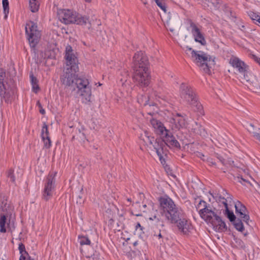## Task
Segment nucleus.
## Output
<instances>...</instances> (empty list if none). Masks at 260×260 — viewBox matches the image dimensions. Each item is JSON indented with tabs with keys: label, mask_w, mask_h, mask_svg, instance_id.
<instances>
[{
	"label": "nucleus",
	"mask_w": 260,
	"mask_h": 260,
	"mask_svg": "<svg viewBox=\"0 0 260 260\" xmlns=\"http://www.w3.org/2000/svg\"><path fill=\"white\" fill-rule=\"evenodd\" d=\"M230 63L240 73H244L248 69V66L244 62L236 56L231 57L230 59Z\"/></svg>",
	"instance_id": "nucleus-18"
},
{
	"label": "nucleus",
	"mask_w": 260,
	"mask_h": 260,
	"mask_svg": "<svg viewBox=\"0 0 260 260\" xmlns=\"http://www.w3.org/2000/svg\"><path fill=\"white\" fill-rule=\"evenodd\" d=\"M32 85V90L35 93H37L38 91L39 90V87L38 85V84H35V85L34 84L31 85Z\"/></svg>",
	"instance_id": "nucleus-40"
},
{
	"label": "nucleus",
	"mask_w": 260,
	"mask_h": 260,
	"mask_svg": "<svg viewBox=\"0 0 260 260\" xmlns=\"http://www.w3.org/2000/svg\"><path fill=\"white\" fill-rule=\"evenodd\" d=\"M142 1L143 2V4H144V5H146V4H147V1H145V0H142Z\"/></svg>",
	"instance_id": "nucleus-53"
},
{
	"label": "nucleus",
	"mask_w": 260,
	"mask_h": 260,
	"mask_svg": "<svg viewBox=\"0 0 260 260\" xmlns=\"http://www.w3.org/2000/svg\"><path fill=\"white\" fill-rule=\"evenodd\" d=\"M225 162H226L228 163V164L226 165H229L230 166H232L233 165V164H234V161L231 160V159H225Z\"/></svg>",
	"instance_id": "nucleus-43"
},
{
	"label": "nucleus",
	"mask_w": 260,
	"mask_h": 260,
	"mask_svg": "<svg viewBox=\"0 0 260 260\" xmlns=\"http://www.w3.org/2000/svg\"><path fill=\"white\" fill-rule=\"evenodd\" d=\"M200 217L207 223H210L214 219L217 213L213 209L209 204L203 200H200L196 206Z\"/></svg>",
	"instance_id": "nucleus-6"
},
{
	"label": "nucleus",
	"mask_w": 260,
	"mask_h": 260,
	"mask_svg": "<svg viewBox=\"0 0 260 260\" xmlns=\"http://www.w3.org/2000/svg\"><path fill=\"white\" fill-rule=\"evenodd\" d=\"M30 78L31 85L34 84L35 85V84H38L37 79L33 76L32 74L30 75Z\"/></svg>",
	"instance_id": "nucleus-39"
},
{
	"label": "nucleus",
	"mask_w": 260,
	"mask_h": 260,
	"mask_svg": "<svg viewBox=\"0 0 260 260\" xmlns=\"http://www.w3.org/2000/svg\"><path fill=\"white\" fill-rule=\"evenodd\" d=\"M8 226L9 223L7 222V217L5 215H1L0 216V232L5 233L6 232V224Z\"/></svg>",
	"instance_id": "nucleus-25"
},
{
	"label": "nucleus",
	"mask_w": 260,
	"mask_h": 260,
	"mask_svg": "<svg viewBox=\"0 0 260 260\" xmlns=\"http://www.w3.org/2000/svg\"><path fill=\"white\" fill-rule=\"evenodd\" d=\"M149 219L150 220H155V219H156L157 220H159L158 218H157L156 215H154V216H153L152 217H149Z\"/></svg>",
	"instance_id": "nucleus-45"
},
{
	"label": "nucleus",
	"mask_w": 260,
	"mask_h": 260,
	"mask_svg": "<svg viewBox=\"0 0 260 260\" xmlns=\"http://www.w3.org/2000/svg\"><path fill=\"white\" fill-rule=\"evenodd\" d=\"M243 75V78L244 80H245L247 82H251V78L249 77L250 74L248 72L247 70H246L245 72L244 73H241Z\"/></svg>",
	"instance_id": "nucleus-33"
},
{
	"label": "nucleus",
	"mask_w": 260,
	"mask_h": 260,
	"mask_svg": "<svg viewBox=\"0 0 260 260\" xmlns=\"http://www.w3.org/2000/svg\"><path fill=\"white\" fill-rule=\"evenodd\" d=\"M160 150L161 151V152H162V149H161V146H160ZM159 156V159H160V156ZM161 159H160V160L161 161V163H162V161H164V159H162V155H161Z\"/></svg>",
	"instance_id": "nucleus-48"
},
{
	"label": "nucleus",
	"mask_w": 260,
	"mask_h": 260,
	"mask_svg": "<svg viewBox=\"0 0 260 260\" xmlns=\"http://www.w3.org/2000/svg\"><path fill=\"white\" fill-rule=\"evenodd\" d=\"M133 63L134 69L148 68L147 57L142 51H138L135 54Z\"/></svg>",
	"instance_id": "nucleus-13"
},
{
	"label": "nucleus",
	"mask_w": 260,
	"mask_h": 260,
	"mask_svg": "<svg viewBox=\"0 0 260 260\" xmlns=\"http://www.w3.org/2000/svg\"><path fill=\"white\" fill-rule=\"evenodd\" d=\"M247 130L253 134V137L260 142V128L255 127L254 125L249 123L247 125Z\"/></svg>",
	"instance_id": "nucleus-24"
},
{
	"label": "nucleus",
	"mask_w": 260,
	"mask_h": 260,
	"mask_svg": "<svg viewBox=\"0 0 260 260\" xmlns=\"http://www.w3.org/2000/svg\"><path fill=\"white\" fill-rule=\"evenodd\" d=\"M123 78H121L120 79V80L121 82V84L123 85L127 80V79L128 78V74L127 72L126 71L123 72Z\"/></svg>",
	"instance_id": "nucleus-36"
},
{
	"label": "nucleus",
	"mask_w": 260,
	"mask_h": 260,
	"mask_svg": "<svg viewBox=\"0 0 260 260\" xmlns=\"http://www.w3.org/2000/svg\"><path fill=\"white\" fill-rule=\"evenodd\" d=\"M193 61L205 73L210 72V68L214 64V60L206 53L202 51H195L189 48Z\"/></svg>",
	"instance_id": "nucleus-5"
},
{
	"label": "nucleus",
	"mask_w": 260,
	"mask_h": 260,
	"mask_svg": "<svg viewBox=\"0 0 260 260\" xmlns=\"http://www.w3.org/2000/svg\"><path fill=\"white\" fill-rule=\"evenodd\" d=\"M48 186H49V179L48 177H47L46 182L45 184V187H44V191H43V198L46 201H48L49 199V198H48V196H49Z\"/></svg>",
	"instance_id": "nucleus-28"
},
{
	"label": "nucleus",
	"mask_w": 260,
	"mask_h": 260,
	"mask_svg": "<svg viewBox=\"0 0 260 260\" xmlns=\"http://www.w3.org/2000/svg\"><path fill=\"white\" fill-rule=\"evenodd\" d=\"M155 3L164 12H166V6L163 0H156Z\"/></svg>",
	"instance_id": "nucleus-31"
},
{
	"label": "nucleus",
	"mask_w": 260,
	"mask_h": 260,
	"mask_svg": "<svg viewBox=\"0 0 260 260\" xmlns=\"http://www.w3.org/2000/svg\"><path fill=\"white\" fill-rule=\"evenodd\" d=\"M160 150L161 151V152H162V149H161V146H160ZM159 156V159H160V156ZM161 159H160V160L161 161V163H162V161H164V159H162V155H161Z\"/></svg>",
	"instance_id": "nucleus-49"
},
{
	"label": "nucleus",
	"mask_w": 260,
	"mask_h": 260,
	"mask_svg": "<svg viewBox=\"0 0 260 260\" xmlns=\"http://www.w3.org/2000/svg\"><path fill=\"white\" fill-rule=\"evenodd\" d=\"M259 23H260V19H259Z\"/></svg>",
	"instance_id": "nucleus-63"
},
{
	"label": "nucleus",
	"mask_w": 260,
	"mask_h": 260,
	"mask_svg": "<svg viewBox=\"0 0 260 260\" xmlns=\"http://www.w3.org/2000/svg\"><path fill=\"white\" fill-rule=\"evenodd\" d=\"M169 122L170 127L173 131L185 128L187 125V122L185 117L179 113L173 114L169 118Z\"/></svg>",
	"instance_id": "nucleus-11"
},
{
	"label": "nucleus",
	"mask_w": 260,
	"mask_h": 260,
	"mask_svg": "<svg viewBox=\"0 0 260 260\" xmlns=\"http://www.w3.org/2000/svg\"><path fill=\"white\" fill-rule=\"evenodd\" d=\"M57 14L60 21L66 24L74 23L85 25L88 21V17L83 16L70 10H59Z\"/></svg>",
	"instance_id": "nucleus-4"
},
{
	"label": "nucleus",
	"mask_w": 260,
	"mask_h": 260,
	"mask_svg": "<svg viewBox=\"0 0 260 260\" xmlns=\"http://www.w3.org/2000/svg\"><path fill=\"white\" fill-rule=\"evenodd\" d=\"M150 123L154 133L160 137L168 130L164 126V124L156 119H151L150 120Z\"/></svg>",
	"instance_id": "nucleus-19"
},
{
	"label": "nucleus",
	"mask_w": 260,
	"mask_h": 260,
	"mask_svg": "<svg viewBox=\"0 0 260 260\" xmlns=\"http://www.w3.org/2000/svg\"><path fill=\"white\" fill-rule=\"evenodd\" d=\"M55 56L54 55H52L51 53L50 52V58H55Z\"/></svg>",
	"instance_id": "nucleus-51"
},
{
	"label": "nucleus",
	"mask_w": 260,
	"mask_h": 260,
	"mask_svg": "<svg viewBox=\"0 0 260 260\" xmlns=\"http://www.w3.org/2000/svg\"><path fill=\"white\" fill-rule=\"evenodd\" d=\"M86 2L90 3L91 2V0H84Z\"/></svg>",
	"instance_id": "nucleus-54"
},
{
	"label": "nucleus",
	"mask_w": 260,
	"mask_h": 260,
	"mask_svg": "<svg viewBox=\"0 0 260 260\" xmlns=\"http://www.w3.org/2000/svg\"><path fill=\"white\" fill-rule=\"evenodd\" d=\"M43 125L41 130V138L44 143V147L46 148H49V134L48 129V124L46 121H43Z\"/></svg>",
	"instance_id": "nucleus-23"
},
{
	"label": "nucleus",
	"mask_w": 260,
	"mask_h": 260,
	"mask_svg": "<svg viewBox=\"0 0 260 260\" xmlns=\"http://www.w3.org/2000/svg\"><path fill=\"white\" fill-rule=\"evenodd\" d=\"M138 228H140L141 230H142V227L141 226L140 223H137V224L136 225V229H138Z\"/></svg>",
	"instance_id": "nucleus-46"
},
{
	"label": "nucleus",
	"mask_w": 260,
	"mask_h": 260,
	"mask_svg": "<svg viewBox=\"0 0 260 260\" xmlns=\"http://www.w3.org/2000/svg\"><path fill=\"white\" fill-rule=\"evenodd\" d=\"M160 206L161 209V214L164 216L168 211H170L173 208H175L176 205L173 200L169 197H162L159 200Z\"/></svg>",
	"instance_id": "nucleus-16"
},
{
	"label": "nucleus",
	"mask_w": 260,
	"mask_h": 260,
	"mask_svg": "<svg viewBox=\"0 0 260 260\" xmlns=\"http://www.w3.org/2000/svg\"><path fill=\"white\" fill-rule=\"evenodd\" d=\"M180 96L181 100L194 108V111L202 114L203 107L198 102L192 88L188 84L182 83L180 86Z\"/></svg>",
	"instance_id": "nucleus-3"
},
{
	"label": "nucleus",
	"mask_w": 260,
	"mask_h": 260,
	"mask_svg": "<svg viewBox=\"0 0 260 260\" xmlns=\"http://www.w3.org/2000/svg\"><path fill=\"white\" fill-rule=\"evenodd\" d=\"M37 28V25L32 21L27 23L25 26V32L27 35V39L32 47L36 46L40 37V32Z\"/></svg>",
	"instance_id": "nucleus-8"
},
{
	"label": "nucleus",
	"mask_w": 260,
	"mask_h": 260,
	"mask_svg": "<svg viewBox=\"0 0 260 260\" xmlns=\"http://www.w3.org/2000/svg\"><path fill=\"white\" fill-rule=\"evenodd\" d=\"M250 16L252 20H256L259 22L260 17L258 15L254 13H252L250 15Z\"/></svg>",
	"instance_id": "nucleus-37"
},
{
	"label": "nucleus",
	"mask_w": 260,
	"mask_h": 260,
	"mask_svg": "<svg viewBox=\"0 0 260 260\" xmlns=\"http://www.w3.org/2000/svg\"><path fill=\"white\" fill-rule=\"evenodd\" d=\"M40 4L38 0H29V7L30 10L33 12H36L38 11Z\"/></svg>",
	"instance_id": "nucleus-26"
},
{
	"label": "nucleus",
	"mask_w": 260,
	"mask_h": 260,
	"mask_svg": "<svg viewBox=\"0 0 260 260\" xmlns=\"http://www.w3.org/2000/svg\"><path fill=\"white\" fill-rule=\"evenodd\" d=\"M19 250L20 251V253H21V255H22L24 252H26L25 249V246L22 244H20L19 245Z\"/></svg>",
	"instance_id": "nucleus-38"
},
{
	"label": "nucleus",
	"mask_w": 260,
	"mask_h": 260,
	"mask_svg": "<svg viewBox=\"0 0 260 260\" xmlns=\"http://www.w3.org/2000/svg\"><path fill=\"white\" fill-rule=\"evenodd\" d=\"M257 61L260 64V58H258Z\"/></svg>",
	"instance_id": "nucleus-58"
},
{
	"label": "nucleus",
	"mask_w": 260,
	"mask_h": 260,
	"mask_svg": "<svg viewBox=\"0 0 260 260\" xmlns=\"http://www.w3.org/2000/svg\"><path fill=\"white\" fill-rule=\"evenodd\" d=\"M247 235V233H245L244 235L246 236Z\"/></svg>",
	"instance_id": "nucleus-62"
},
{
	"label": "nucleus",
	"mask_w": 260,
	"mask_h": 260,
	"mask_svg": "<svg viewBox=\"0 0 260 260\" xmlns=\"http://www.w3.org/2000/svg\"><path fill=\"white\" fill-rule=\"evenodd\" d=\"M71 68H65L61 77V81L66 86L72 85L74 81L77 88V93L81 97L82 102L85 104L91 102L92 92L91 85L89 80L85 78H75V73Z\"/></svg>",
	"instance_id": "nucleus-1"
},
{
	"label": "nucleus",
	"mask_w": 260,
	"mask_h": 260,
	"mask_svg": "<svg viewBox=\"0 0 260 260\" xmlns=\"http://www.w3.org/2000/svg\"><path fill=\"white\" fill-rule=\"evenodd\" d=\"M65 58L66 60L65 68H71V70L77 72L78 71V59L75 51L70 45H68L66 48Z\"/></svg>",
	"instance_id": "nucleus-9"
},
{
	"label": "nucleus",
	"mask_w": 260,
	"mask_h": 260,
	"mask_svg": "<svg viewBox=\"0 0 260 260\" xmlns=\"http://www.w3.org/2000/svg\"><path fill=\"white\" fill-rule=\"evenodd\" d=\"M207 161L209 162V163L211 165H213V166L215 165V163L213 161V160L212 158H208Z\"/></svg>",
	"instance_id": "nucleus-44"
},
{
	"label": "nucleus",
	"mask_w": 260,
	"mask_h": 260,
	"mask_svg": "<svg viewBox=\"0 0 260 260\" xmlns=\"http://www.w3.org/2000/svg\"><path fill=\"white\" fill-rule=\"evenodd\" d=\"M234 226L236 229L241 232H243L244 230V225L240 219H237L234 222Z\"/></svg>",
	"instance_id": "nucleus-30"
},
{
	"label": "nucleus",
	"mask_w": 260,
	"mask_h": 260,
	"mask_svg": "<svg viewBox=\"0 0 260 260\" xmlns=\"http://www.w3.org/2000/svg\"><path fill=\"white\" fill-rule=\"evenodd\" d=\"M137 244V242H135L134 243V245H136Z\"/></svg>",
	"instance_id": "nucleus-59"
},
{
	"label": "nucleus",
	"mask_w": 260,
	"mask_h": 260,
	"mask_svg": "<svg viewBox=\"0 0 260 260\" xmlns=\"http://www.w3.org/2000/svg\"><path fill=\"white\" fill-rule=\"evenodd\" d=\"M185 214L180 208L175 206L164 216L172 223H175Z\"/></svg>",
	"instance_id": "nucleus-14"
},
{
	"label": "nucleus",
	"mask_w": 260,
	"mask_h": 260,
	"mask_svg": "<svg viewBox=\"0 0 260 260\" xmlns=\"http://www.w3.org/2000/svg\"><path fill=\"white\" fill-rule=\"evenodd\" d=\"M216 200L219 203L223 204L225 208V212L227 217L231 221H235L236 220V216L233 212H231L228 208V204L231 203L232 202V198L231 195L225 190H223L222 194H220L216 197Z\"/></svg>",
	"instance_id": "nucleus-10"
},
{
	"label": "nucleus",
	"mask_w": 260,
	"mask_h": 260,
	"mask_svg": "<svg viewBox=\"0 0 260 260\" xmlns=\"http://www.w3.org/2000/svg\"><path fill=\"white\" fill-rule=\"evenodd\" d=\"M57 174V172L54 173V175H55Z\"/></svg>",
	"instance_id": "nucleus-60"
},
{
	"label": "nucleus",
	"mask_w": 260,
	"mask_h": 260,
	"mask_svg": "<svg viewBox=\"0 0 260 260\" xmlns=\"http://www.w3.org/2000/svg\"><path fill=\"white\" fill-rule=\"evenodd\" d=\"M140 139L142 140L146 145H151L156 150L158 156H160L161 159V151L160 150V146L156 140L153 137H151L149 132L144 131L140 135Z\"/></svg>",
	"instance_id": "nucleus-12"
},
{
	"label": "nucleus",
	"mask_w": 260,
	"mask_h": 260,
	"mask_svg": "<svg viewBox=\"0 0 260 260\" xmlns=\"http://www.w3.org/2000/svg\"><path fill=\"white\" fill-rule=\"evenodd\" d=\"M15 85L14 79L6 75L4 69H0V96L2 101L9 102L11 100Z\"/></svg>",
	"instance_id": "nucleus-2"
},
{
	"label": "nucleus",
	"mask_w": 260,
	"mask_h": 260,
	"mask_svg": "<svg viewBox=\"0 0 260 260\" xmlns=\"http://www.w3.org/2000/svg\"><path fill=\"white\" fill-rule=\"evenodd\" d=\"M176 224L179 230L184 234H188L192 229L191 223L188 220L185 214L179 218Z\"/></svg>",
	"instance_id": "nucleus-15"
},
{
	"label": "nucleus",
	"mask_w": 260,
	"mask_h": 260,
	"mask_svg": "<svg viewBox=\"0 0 260 260\" xmlns=\"http://www.w3.org/2000/svg\"><path fill=\"white\" fill-rule=\"evenodd\" d=\"M163 141L169 147L179 148L180 144L169 129L161 136Z\"/></svg>",
	"instance_id": "nucleus-17"
},
{
	"label": "nucleus",
	"mask_w": 260,
	"mask_h": 260,
	"mask_svg": "<svg viewBox=\"0 0 260 260\" xmlns=\"http://www.w3.org/2000/svg\"><path fill=\"white\" fill-rule=\"evenodd\" d=\"M89 260H100V257L98 254H93L91 257H89Z\"/></svg>",
	"instance_id": "nucleus-42"
},
{
	"label": "nucleus",
	"mask_w": 260,
	"mask_h": 260,
	"mask_svg": "<svg viewBox=\"0 0 260 260\" xmlns=\"http://www.w3.org/2000/svg\"><path fill=\"white\" fill-rule=\"evenodd\" d=\"M19 260H34L31 258L27 252H24L22 255H20Z\"/></svg>",
	"instance_id": "nucleus-32"
},
{
	"label": "nucleus",
	"mask_w": 260,
	"mask_h": 260,
	"mask_svg": "<svg viewBox=\"0 0 260 260\" xmlns=\"http://www.w3.org/2000/svg\"><path fill=\"white\" fill-rule=\"evenodd\" d=\"M7 176L10 179V180L12 182H15V176L14 175V172L12 170H9V171L8 172Z\"/></svg>",
	"instance_id": "nucleus-34"
},
{
	"label": "nucleus",
	"mask_w": 260,
	"mask_h": 260,
	"mask_svg": "<svg viewBox=\"0 0 260 260\" xmlns=\"http://www.w3.org/2000/svg\"><path fill=\"white\" fill-rule=\"evenodd\" d=\"M144 105H145V107H146V109H147L148 108L151 107V105H148V104H145Z\"/></svg>",
	"instance_id": "nucleus-52"
},
{
	"label": "nucleus",
	"mask_w": 260,
	"mask_h": 260,
	"mask_svg": "<svg viewBox=\"0 0 260 260\" xmlns=\"http://www.w3.org/2000/svg\"><path fill=\"white\" fill-rule=\"evenodd\" d=\"M216 156L217 157V158L221 162V163L224 165V166H226L228 163L226 162H225V159L223 157V156H222L221 155L218 154H217L216 155Z\"/></svg>",
	"instance_id": "nucleus-35"
},
{
	"label": "nucleus",
	"mask_w": 260,
	"mask_h": 260,
	"mask_svg": "<svg viewBox=\"0 0 260 260\" xmlns=\"http://www.w3.org/2000/svg\"><path fill=\"white\" fill-rule=\"evenodd\" d=\"M146 207H147L146 205H143L142 208L141 209V210H142L143 212H146V210H145V209L146 208Z\"/></svg>",
	"instance_id": "nucleus-50"
},
{
	"label": "nucleus",
	"mask_w": 260,
	"mask_h": 260,
	"mask_svg": "<svg viewBox=\"0 0 260 260\" xmlns=\"http://www.w3.org/2000/svg\"><path fill=\"white\" fill-rule=\"evenodd\" d=\"M159 238H161L162 237V236L161 235L160 233L159 234L158 236Z\"/></svg>",
	"instance_id": "nucleus-55"
},
{
	"label": "nucleus",
	"mask_w": 260,
	"mask_h": 260,
	"mask_svg": "<svg viewBox=\"0 0 260 260\" xmlns=\"http://www.w3.org/2000/svg\"><path fill=\"white\" fill-rule=\"evenodd\" d=\"M190 27L191 28L192 34L194 37L195 41L201 43L202 45H205L206 44V41L199 28L193 23H191Z\"/></svg>",
	"instance_id": "nucleus-21"
},
{
	"label": "nucleus",
	"mask_w": 260,
	"mask_h": 260,
	"mask_svg": "<svg viewBox=\"0 0 260 260\" xmlns=\"http://www.w3.org/2000/svg\"><path fill=\"white\" fill-rule=\"evenodd\" d=\"M210 224L213 226L215 230L219 232H222L226 229L225 223L221 220L218 215L216 216V217L214 218Z\"/></svg>",
	"instance_id": "nucleus-22"
},
{
	"label": "nucleus",
	"mask_w": 260,
	"mask_h": 260,
	"mask_svg": "<svg viewBox=\"0 0 260 260\" xmlns=\"http://www.w3.org/2000/svg\"><path fill=\"white\" fill-rule=\"evenodd\" d=\"M54 183V182L53 181V178L52 179L51 181L50 182V191L51 190V189L52 188V186L53 185V184Z\"/></svg>",
	"instance_id": "nucleus-47"
},
{
	"label": "nucleus",
	"mask_w": 260,
	"mask_h": 260,
	"mask_svg": "<svg viewBox=\"0 0 260 260\" xmlns=\"http://www.w3.org/2000/svg\"><path fill=\"white\" fill-rule=\"evenodd\" d=\"M55 51H56V53H58L59 52L58 49L55 50H53V52H55Z\"/></svg>",
	"instance_id": "nucleus-56"
},
{
	"label": "nucleus",
	"mask_w": 260,
	"mask_h": 260,
	"mask_svg": "<svg viewBox=\"0 0 260 260\" xmlns=\"http://www.w3.org/2000/svg\"><path fill=\"white\" fill-rule=\"evenodd\" d=\"M235 207L237 215L242 219L244 221L248 223L249 220V216L246 214L247 210L245 206L241 202H237L235 204Z\"/></svg>",
	"instance_id": "nucleus-20"
},
{
	"label": "nucleus",
	"mask_w": 260,
	"mask_h": 260,
	"mask_svg": "<svg viewBox=\"0 0 260 260\" xmlns=\"http://www.w3.org/2000/svg\"><path fill=\"white\" fill-rule=\"evenodd\" d=\"M37 105L39 106V107L40 108V112L42 114H44L45 113V111L44 109L42 108V106H41V104L39 102H37Z\"/></svg>",
	"instance_id": "nucleus-41"
},
{
	"label": "nucleus",
	"mask_w": 260,
	"mask_h": 260,
	"mask_svg": "<svg viewBox=\"0 0 260 260\" xmlns=\"http://www.w3.org/2000/svg\"><path fill=\"white\" fill-rule=\"evenodd\" d=\"M148 114L150 115H152L153 114V113H152L151 112H149L148 113Z\"/></svg>",
	"instance_id": "nucleus-57"
},
{
	"label": "nucleus",
	"mask_w": 260,
	"mask_h": 260,
	"mask_svg": "<svg viewBox=\"0 0 260 260\" xmlns=\"http://www.w3.org/2000/svg\"><path fill=\"white\" fill-rule=\"evenodd\" d=\"M154 1L155 2H156V0H154Z\"/></svg>",
	"instance_id": "nucleus-64"
},
{
	"label": "nucleus",
	"mask_w": 260,
	"mask_h": 260,
	"mask_svg": "<svg viewBox=\"0 0 260 260\" xmlns=\"http://www.w3.org/2000/svg\"><path fill=\"white\" fill-rule=\"evenodd\" d=\"M78 241L81 245H89L90 244V241L89 239L84 236H79Z\"/></svg>",
	"instance_id": "nucleus-29"
},
{
	"label": "nucleus",
	"mask_w": 260,
	"mask_h": 260,
	"mask_svg": "<svg viewBox=\"0 0 260 260\" xmlns=\"http://www.w3.org/2000/svg\"><path fill=\"white\" fill-rule=\"evenodd\" d=\"M2 4L4 9V13L5 14L4 18L5 19H7L8 15L9 13V3L8 0H3Z\"/></svg>",
	"instance_id": "nucleus-27"
},
{
	"label": "nucleus",
	"mask_w": 260,
	"mask_h": 260,
	"mask_svg": "<svg viewBox=\"0 0 260 260\" xmlns=\"http://www.w3.org/2000/svg\"><path fill=\"white\" fill-rule=\"evenodd\" d=\"M136 215H137V216H140V214H137Z\"/></svg>",
	"instance_id": "nucleus-61"
},
{
	"label": "nucleus",
	"mask_w": 260,
	"mask_h": 260,
	"mask_svg": "<svg viewBox=\"0 0 260 260\" xmlns=\"http://www.w3.org/2000/svg\"><path fill=\"white\" fill-rule=\"evenodd\" d=\"M150 78L148 68L134 69L133 79L140 86H148Z\"/></svg>",
	"instance_id": "nucleus-7"
}]
</instances>
